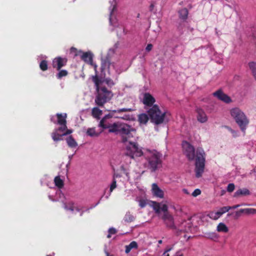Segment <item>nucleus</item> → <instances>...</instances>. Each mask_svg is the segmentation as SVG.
<instances>
[{
  "label": "nucleus",
  "instance_id": "20e7f679",
  "mask_svg": "<svg viewBox=\"0 0 256 256\" xmlns=\"http://www.w3.org/2000/svg\"><path fill=\"white\" fill-rule=\"evenodd\" d=\"M230 114L239 126L241 130L245 134L250 122L244 112L240 108H234L230 110Z\"/></svg>",
  "mask_w": 256,
  "mask_h": 256
},
{
  "label": "nucleus",
  "instance_id": "ddd939ff",
  "mask_svg": "<svg viewBox=\"0 0 256 256\" xmlns=\"http://www.w3.org/2000/svg\"><path fill=\"white\" fill-rule=\"evenodd\" d=\"M110 6L109 8L110 10V23L111 25L116 26L118 25V20L114 15V12L116 10V0L110 1Z\"/></svg>",
  "mask_w": 256,
  "mask_h": 256
},
{
  "label": "nucleus",
  "instance_id": "8fccbe9b",
  "mask_svg": "<svg viewBox=\"0 0 256 256\" xmlns=\"http://www.w3.org/2000/svg\"><path fill=\"white\" fill-rule=\"evenodd\" d=\"M239 206H240V205L237 204V205H235L233 206H230V207H231V209H236V208H238Z\"/></svg>",
  "mask_w": 256,
  "mask_h": 256
},
{
  "label": "nucleus",
  "instance_id": "f03ea898",
  "mask_svg": "<svg viewBox=\"0 0 256 256\" xmlns=\"http://www.w3.org/2000/svg\"><path fill=\"white\" fill-rule=\"evenodd\" d=\"M92 80L98 93L95 98V102L98 106H102L104 104L112 99L113 94L105 87L101 86L102 82L98 80L96 76L92 77Z\"/></svg>",
  "mask_w": 256,
  "mask_h": 256
},
{
  "label": "nucleus",
  "instance_id": "864d4df0",
  "mask_svg": "<svg viewBox=\"0 0 256 256\" xmlns=\"http://www.w3.org/2000/svg\"><path fill=\"white\" fill-rule=\"evenodd\" d=\"M170 248H169V249H168V250H166L164 252V254H165V253H166V254H167V253H168V252H169V251H170Z\"/></svg>",
  "mask_w": 256,
  "mask_h": 256
},
{
  "label": "nucleus",
  "instance_id": "4468645a",
  "mask_svg": "<svg viewBox=\"0 0 256 256\" xmlns=\"http://www.w3.org/2000/svg\"><path fill=\"white\" fill-rule=\"evenodd\" d=\"M142 102L144 106V108L148 110L155 104L156 99L150 94L146 92L142 95Z\"/></svg>",
  "mask_w": 256,
  "mask_h": 256
},
{
  "label": "nucleus",
  "instance_id": "09e8293b",
  "mask_svg": "<svg viewBox=\"0 0 256 256\" xmlns=\"http://www.w3.org/2000/svg\"><path fill=\"white\" fill-rule=\"evenodd\" d=\"M131 250H132L131 248H130L128 245L126 246V250L125 251L126 254H128V252H130V251Z\"/></svg>",
  "mask_w": 256,
  "mask_h": 256
},
{
  "label": "nucleus",
  "instance_id": "dca6fc26",
  "mask_svg": "<svg viewBox=\"0 0 256 256\" xmlns=\"http://www.w3.org/2000/svg\"><path fill=\"white\" fill-rule=\"evenodd\" d=\"M66 132H64L65 131L60 132V131H58V130H54L52 134V140L55 142L60 140H62V136L70 134L72 132V130L66 129Z\"/></svg>",
  "mask_w": 256,
  "mask_h": 256
},
{
  "label": "nucleus",
  "instance_id": "412c9836",
  "mask_svg": "<svg viewBox=\"0 0 256 256\" xmlns=\"http://www.w3.org/2000/svg\"><path fill=\"white\" fill-rule=\"evenodd\" d=\"M196 118L198 122L200 123H205L208 121V118L206 112L201 108L196 110Z\"/></svg>",
  "mask_w": 256,
  "mask_h": 256
},
{
  "label": "nucleus",
  "instance_id": "4d7b16f0",
  "mask_svg": "<svg viewBox=\"0 0 256 256\" xmlns=\"http://www.w3.org/2000/svg\"><path fill=\"white\" fill-rule=\"evenodd\" d=\"M158 243L160 244H161L162 243V240H159L158 241Z\"/></svg>",
  "mask_w": 256,
  "mask_h": 256
},
{
  "label": "nucleus",
  "instance_id": "6ab92c4d",
  "mask_svg": "<svg viewBox=\"0 0 256 256\" xmlns=\"http://www.w3.org/2000/svg\"><path fill=\"white\" fill-rule=\"evenodd\" d=\"M66 58L57 57L53 60L52 66L54 68H56L58 70H59L66 64Z\"/></svg>",
  "mask_w": 256,
  "mask_h": 256
},
{
  "label": "nucleus",
  "instance_id": "4be33fe9",
  "mask_svg": "<svg viewBox=\"0 0 256 256\" xmlns=\"http://www.w3.org/2000/svg\"><path fill=\"white\" fill-rule=\"evenodd\" d=\"M136 200L138 203V205L141 208H144L146 206V199L144 192L140 196H137Z\"/></svg>",
  "mask_w": 256,
  "mask_h": 256
},
{
  "label": "nucleus",
  "instance_id": "5fc2aeb1",
  "mask_svg": "<svg viewBox=\"0 0 256 256\" xmlns=\"http://www.w3.org/2000/svg\"><path fill=\"white\" fill-rule=\"evenodd\" d=\"M49 198H50V200H53V201L56 200H55L52 198H51V196H49Z\"/></svg>",
  "mask_w": 256,
  "mask_h": 256
},
{
  "label": "nucleus",
  "instance_id": "f3484780",
  "mask_svg": "<svg viewBox=\"0 0 256 256\" xmlns=\"http://www.w3.org/2000/svg\"><path fill=\"white\" fill-rule=\"evenodd\" d=\"M213 96L218 100H220L226 103H230L232 100L230 96L225 94L222 90H218L213 93Z\"/></svg>",
  "mask_w": 256,
  "mask_h": 256
},
{
  "label": "nucleus",
  "instance_id": "37998d69",
  "mask_svg": "<svg viewBox=\"0 0 256 256\" xmlns=\"http://www.w3.org/2000/svg\"><path fill=\"white\" fill-rule=\"evenodd\" d=\"M201 194V190L198 189V188H196V189L192 193V196H194V197H196L199 195H200Z\"/></svg>",
  "mask_w": 256,
  "mask_h": 256
},
{
  "label": "nucleus",
  "instance_id": "f8f14e48",
  "mask_svg": "<svg viewBox=\"0 0 256 256\" xmlns=\"http://www.w3.org/2000/svg\"><path fill=\"white\" fill-rule=\"evenodd\" d=\"M182 147L184 154L189 160H193L196 158V151L192 144L187 142H183Z\"/></svg>",
  "mask_w": 256,
  "mask_h": 256
},
{
  "label": "nucleus",
  "instance_id": "6e6d98bb",
  "mask_svg": "<svg viewBox=\"0 0 256 256\" xmlns=\"http://www.w3.org/2000/svg\"><path fill=\"white\" fill-rule=\"evenodd\" d=\"M169 256V254H163V256Z\"/></svg>",
  "mask_w": 256,
  "mask_h": 256
},
{
  "label": "nucleus",
  "instance_id": "7c9ffc66",
  "mask_svg": "<svg viewBox=\"0 0 256 256\" xmlns=\"http://www.w3.org/2000/svg\"><path fill=\"white\" fill-rule=\"evenodd\" d=\"M54 182L56 186L58 188H62L64 186V182L59 176H57L54 178Z\"/></svg>",
  "mask_w": 256,
  "mask_h": 256
},
{
  "label": "nucleus",
  "instance_id": "2f4dec72",
  "mask_svg": "<svg viewBox=\"0 0 256 256\" xmlns=\"http://www.w3.org/2000/svg\"><path fill=\"white\" fill-rule=\"evenodd\" d=\"M180 18L182 20H186L188 15V10L186 8H182L179 11Z\"/></svg>",
  "mask_w": 256,
  "mask_h": 256
},
{
  "label": "nucleus",
  "instance_id": "72a5a7b5",
  "mask_svg": "<svg viewBox=\"0 0 256 256\" xmlns=\"http://www.w3.org/2000/svg\"><path fill=\"white\" fill-rule=\"evenodd\" d=\"M209 216L210 218L216 220L221 216V214L218 210L216 212H211L209 214Z\"/></svg>",
  "mask_w": 256,
  "mask_h": 256
},
{
  "label": "nucleus",
  "instance_id": "5701e85b",
  "mask_svg": "<svg viewBox=\"0 0 256 256\" xmlns=\"http://www.w3.org/2000/svg\"><path fill=\"white\" fill-rule=\"evenodd\" d=\"M149 120L148 114L142 113L138 116V121L140 125H146Z\"/></svg>",
  "mask_w": 256,
  "mask_h": 256
},
{
  "label": "nucleus",
  "instance_id": "c85d7f7f",
  "mask_svg": "<svg viewBox=\"0 0 256 256\" xmlns=\"http://www.w3.org/2000/svg\"><path fill=\"white\" fill-rule=\"evenodd\" d=\"M120 178V176L118 174H114V175L112 182L110 185V194L116 188V178Z\"/></svg>",
  "mask_w": 256,
  "mask_h": 256
},
{
  "label": "nucleus",
  "instance_id": "13d9d810",
  "mask_svg": "<svg viewBox=\"0 0 256 256\" xmlns=\"http://www.w3.org/2000/svg\"><path fill=\"white\" fill-rule=\"evenodd\" d=\"M120 29L121 30H123V28H120Z\"/></svg>",
  "mask_w": 256,
  "mask_h": 256
},
{
  "label": "nucleus",
  "instance_id": "4c0bfd02",
  "mask_svg": "<svg viewBox=\"0 0 256 256\" xmlns=\"http://www.w3.org/2000/svg\"><path fill=\"white\" fill-rule=\"evenodd\" d=\"M68 74V72L66 70H61L57 74L58 78H61L63 76H65Z\"/></svg>",
  "mask_w": 256,
  "mask_h": 256
},
{
  "label": "nucleus",
  "instance_id": "a19ab883",
  "mask_svg": "<svg viewBox=\"0 0 256 256\" xmlns=\"http://www.w3.org/2000/svg\"><path fill=\"white\" fill-rule=\"evenodd\" d=\"M116 233V230L114 228H110L108 230V234L107 236L108 238H110L111 237L112 234H114Z\"/></svg>",
  "mask_w": 256,
  "mask_h": 256
},
{
  "label": "nucleus",
  "instance_id": "c756f323",
  "mask_svg": "<svg viewBox=\"0 0 256 256\" xmlns=\"http://www.w3.org/2000/svg\"><path fill=\"white\" fill-rule=\"evenodd\" d=\"M66 142L70 148H76L78 146V144L72 136H70L66 138Z\"/></svg>",
  "mask_w": 256,
  "mask_h": 256
},
{
  "label": "nucleus",
  "instance_id": "9d476101",
  "mask_svg": "<svg viewBox=\"0 0 256 256\" xmlns=\"http://www.w3.org/2000/svg\"><path fill=\"white\" fill-rule=\"evenodd\" d=\"M72 52L74 53L76 56H80L84 61L94 66V70L96 71V66L92 64V54L90 52H82V50H78L76 48H72L70 50Z\"/></svg>",
  "mask_w": 256,
  "mask_h": 256
},
{
  "label": "nucleus",
  "instance_id": "6e6552de",
  "mask_svg": "<svg viewBox=\"0 0 256 256\" xmlns=\"http://www.w3.org/2000/svg\"><path fill=\"white\" fill-rule=\"evenodd\" d=\"M102 71L104 74L107 72L109 75H114L115 73L118 72L117 66L114 62H110L108 58L102 59Z\"/></svg>",
  "mask_w": 256,
  "mask_h": 256
},
{
  "label": "nucleus",
  "instance_id": "f257e3e1",
  "mask_svg": "<svg viewBox=\"0 0 256 256\" xmlns=\"http://www.w3.org/2000/svg\"><path fill=\"white\" fill-rule=\"evenodd\" d=\"M162 154L155 150L146 149L144 150V158L145 162H139L138 164L142 168L150 169L152 172H155L160 167L162 164Z\"/></svg>",
  "mask_w": 256,
  "mask_h": 256
},
{
  "label": "nucleus",
  "instance_id": "f704fd0d",
  "mask_svg": "<svg viewBox=\"0 0 256 256\" xmlns=\"http://www.w3.org/2000/svg\"><path fill=\"white\" fill-rule=\"evenodd\" d=\"M40 67L42 70L44 71L46 70L48 68L47 62L44 60H42L40 64Z\"/></svg>",
  "mask_w": 256,
  "mask_h": 256
},
{
  "label": "nucleus",
  "instance_id": "a878e982",
  "mask_svg": "<svg viewBox=\"0 0 256 256\" xmlns=\"http://www.w3.org/2000/svg\"><path fill=\"white\" fill-rule=\"evenodd\" d=\"M92 114L93 117L99 119L102 115V110L97 107H94L92 109Z\"/></svg>",
  "mask_w": 256,
  "mask_h": 256
},
{
  "label": "nucleus",
  "instance_id": "bb28decb",
  "mask_svg": "<svg viewBox=\"0 0 256 256\" xmlns=\"http://www.w3.org/2000/svg\"><path fill=\"white\" fill-rule=\"evenodd\" d=\"M216 230L218 232H228V227L223 222H220L216 227Z\"/></svg>",
  "mask_w": 256,
  "mask_h": 256
},
{
  "label": "nucleus",
  "instance_id": "9b49d317",
  "mask_svg": "<svg viewBox=\"0 0 256 256\" xmlns=\"http://www.w3.org/2000/svg\"><path fill=\"white\" fill-rule=\"evenodd\" d=\"M67 115L66 114L64 113L62 114H57L56 116H52L51 118V120L54 123H57L60 125V126L55 130H58L60 132H64L66 128V118Z\"/></svg>",
  "mask_w": 256,
  "mask_h": 256
},
{
  "label": "nucleus",
  "instance_id": "ea45409f",
  "mask_svg": "<svg viewBox=\"0 0 256 256\" xmlns=\"http://www.w3.org/2000/svg\"><path fill=\"white\" fill-rule=\"evenodd\" d=\"M235 188V186L234 184H228L227 187L228 192H231L234 191Z\"/></svg>",
  "mask_w": 256,
  "mask_h": 256
},
{
  "label": "nucleus",
  "instance_id": "a18cd8bd",
  "mask_svg": "<svg viewBox=\"0 0 256 256\" xmlns=\"http://www.w3.org/2000/svg\"><path fill=\"white\" fill-rule=\"evenodd\" d=\"M129 246L132 249V248H136L138 247L137 243L136 242H131L129 244Z\"/></svg>",
  "mask_w": 256,
  "mask_h": 256
},
{
  "label": "nucleus",
  "instance_id": "603ef678",
  "mask_svg": "<svg viewBox=\"0 0 256 256\" xmlns=\"http://www.w3.org/2000/svg\"><path fill=\"white\" fill-rule=\"evenodd\" d=\"M183 192L184 193L188 194L190 193L188 192V190L186 189H184Z\"/></svg>",
  "mask_w": 256,
  "mask_h": 256
},
{
  "label": "nucleus",
  "instance_id": "3c124183",
  "mask_svg": "<svg viewBox=\"0 0 256 256\" xmlns=\"http://www.w3.org/2000/svg\"><path fill=\"white\" fill-rule=\"evenodd\" d=\"M224 128H226L230 132L232 130V129L231 128L228 126H224Z\"/></svg>",
  "mask_w": 256,
  "mask_h": 256
},
{
  "label": "nucleus",
  "instance_id": "cd10ccee",
  "mask_svg": "<svg viewBox=\"0 0 256 256\" xmlns=\"http://www.w3.org/2000/svg\"><path fill=\"white\" fill-rule=\"evenodd\" d=\"M240 212L246 214H256V209L254 208H242L240 210Z\"/></svg>",
  "mask_w": 256,
  "mask_h": 256
},
{
  "label": "nucleus",
  "instance_id": "2eb2a0df",
  "mask_svg": "<svg viewBox=\"0 0 256 256\" xmlns=\"http://www.w3.org/2000/svg\"><path fill=\"white\" fill-rule=\"evenodd\" d=\"M64 208L66 210L71 212L74 214H76V212H80V216H82L84 212L88 210L87 209H84L82 207L78 206L77 204L73 202H70L65 204Z\"/></svg>",
  "mask_w": 256,
  "mask_h": 256
},
{
  "label": "nucleus",
  "instance_id": "e433bc0d",
  "mask_svg": "<svg viewBox=\"0 0 256 256\" xmlns=\"http://www.w3.org/2000/svg\"><path fill=\"white\" fill-rule=\"evenodd\" d=\"M134 216L130 213H126L124 220L126 222H130L134 220Z\"/></svg>",
  "mask_w": 256,
  "mask_h": 256
},
{
  "label": "nucleus",
  "instance_id": "423d86ee",
  "mask_svg": "<svg viewBox=\"0 0 256 256\" xmlns=\"http://www.w3.org/2000/svg\"><path fill=\"white\" fill-rule=\"evenodd\" d=\"M152 122L156 125L162 124L165 120L166 112L160 110L157 104H154L147 111Z\"/></svg>",
  "mask_w": 256,
  "mask_h": 256
},
{
  "label": "nucleus",
  "instance_id": "c03bdc74",
  "mask_svg": "<svg viewBox=\"0 0 256 256\" xmlns=\"http://www.w3.org/2000/svg\"><path fill=\"white\" fill-rule=\"evenodd\" d=\"M130 108H124L118 109L117 110H114L113 112H114L120 113L121 112L130 111Z\"/></svg>",
  "mask_w": 256,
  "mask_h": 256
},
{
  "label": "nucleus",
  "instance_id": "49530a36",
  "mask_svg": "<svg viewBox=\"0 0 256 256\" xmlns=\"http://www.w3.org/2000/svg\"><path fill=\"white\" fill-rule=\"evenodd\" d=\"M230 132L234 138H236L238 136V132L235 130H232Z\"/></svg>",
  "mask_w": 256,
  "mask_h": 256
},
{
  "label": "nucleus",
  "instance_id": "1a4fd4ad",
  "mask_svg": "<svg viewBox=\"0 0 256 256\" xmlns=\"http://www.w3.org/2000/svg\"><path fill=\"white\" fill-rule=\"evenodd\" d=\"M118 133L122 136V140L124 142L126 140H128L136 134V130L126 124L121 123Z\"/></svg>",
  "mask_w": 256,
  "mask_h": 256
},
{
  "label": "nucleus",
  "instance_id": "393cba45",
  "mask_svg": "<svg viewBox=\"0 0 256 256\" xmlns=\"http://www.w3.org/2000/svg\"><path fill=\"white\" fill-rule=\"evenodd\" d=\"M250 194L249 190L246 188L239 189L236 190L234 194V197H238L242 196H248Z\"/></svg>",
  "mask_w": 256,
  "mask_h": 256
},
{
  "label": "nucleus",
  "instance_id": "79ce46f5",
  "mask_svg": "<svg viewBox=\"0 0 256 256\" xmlns=\"http://www.w3.org/2000/svg\"><path fill=\"white\" fill-rule=\"evenodd\" d=\"M108 86H114L115 83L114 82L110 79V78H106V80H104Z\"/></svg>",
  "mask_w": 256,
  "mask_h": 256
},
{
  "label": "nucleus",
  "instance_id": "a211bd4d",
  "mask_svg": "<svg viewBox=\"0 0 256 256\" xmlns=\"http://www.w3.org/2000/svg\"><path fill=\"white\" fill-rule=\"evenodd\" d=\"M152 192L156 198H162L164 197V191L155 183L152 186Z\"/></svg>",
  "mask_w": 256,
  "mask_h": 256
},
{
  "label": "nucleus",
  "instance_id": "b1692460",
  "mask_svg": "<svg viewBox=\"0 0 256 256\" xmlns=\"http://www.w3.org/2000/svg\"><path fill=\"white\" fill-rule=\"evenodd\" d=\"M120 124L121 123L119 122L111 124L110 127L108 128L109 132L118 133Z\"/></svg>",
  "mask_w": 256,
  "mask_h": 256
},
{
  "label": "nucleus",
  "instance_id": "bf43d9fd",
  "mask_svg": "<svg viewBox=\"0 0 256 256\" xmlns=\"http://www.w3.org/2000/svg\"><path fill=\"white\" fill-rule=\"evenodd\" d=\"M47 256H50V255H48Z\"/></svg>",
  "mask_w": 256,
  "mask_h": 256
},
{
  "label": "nucleus",
  "instance_id": "58836bf2",
  "mask_svg": "<svg viewBox=\"0 0 256 256\" xmlns=\"http://www.w3.org/2000/svg\"><path fill=\"white\" fill-rule=\"evenodd\" d=\"M207 237L212 240L216 239L218 238L217 234L215 232H211L208 234Z\"/></svg>",
  "mask_w": 256,
  "mask_h": 256
},
{
  "label": "nucleus",
  "instance_id": "de8ad7c7",
  "mask_svg": "<svg viewBox=\"0 0 256 256\" xmlns=\"http://www.w3.org/2000/svg\"><path fill=\"white\" fill-rule=\"evenodd\" d=\"M152 48V44H148L146 46V50L148 52H150Z\"/></svg>",
  "mask_w": 256,
  "mask_h": 256
},
{
  "label": "nucleus",
  "instance_id": "473e14b6",
  "mask_svg": "<svg viewBox=\"0 0 256 256\" xmlns=\"http://www.w3.org/2000/svg\"><path fill=\"white\" fill-rule=\"evenodd\" d=\"M86 134L90 136H97L99 134L96 132L95 128H89L86 131Z\"/></svg>",
  "mask_w": 256,
  "mask_h": 256
},
{
  "label": "nucleus",
  "instance_id": "aec40b11",
  "mask_svg": "<svg viewBox=\"0 0 256 256\" xmlns=\"http://www.w3.org/2000/svg\"><path fill=\"white\" fill-rule=\"evenodd\" d=\"M112 118L111 114H107L100 121L99 126L102 128L104 129L108 128L111 124L110 119Z\"/></svg>",
  "mask_w": 256,
  "mask_h": 256
},
{
  "label": "nucleus",
  "instance_id": "0eeeda50",
  "mask_svg": "<svg viewBox=\"0 0 256 256\" xmlns=\"http://www.w3.org/2000/svg\"><path fill=\"white\" fill-rule=\"evenodd\" d=\"M124 142L126 146V155L132 158L135 157L144 156V151H142V148L139 146L136 142H132L126 140H124Z\"/></svg>",
  "mask_w": 256,
  "mask_h": 256
},
{
  "label": "nucleus",
  "instance_id": "7ed1b4c3",
  "mask_svg": "<svg viewBox=\"0 0 256 256\" xmlns=\"http://www.w3.org/2000/svg\"><path fill=\"white\" fill-rule=\"evenodd\" d=\"M152 206L156 214H159L160 212H164L162 218L164 222L167 226L172 228H174V218L168 212V202L163 201L161 202H152Z\"/></svg>",
  "mask_w": 256,
  "mask_h": 256
},
{
  "label": "nucleus",
  "instance_id": "c9c22d12",
  "mask_svg": "<svg viewBox=\"0 0 256 256\" xmlns=\"http://www.w3.org/2000/svg\"><path fill=\"white\" fill-rule=\"evenodd\" d=\"M230 210H231V207L230 206H224L222 208H221L218 211L220 212V214H221V216L228 212V211H229Z\"/></svg>",
  "mask_w": 256,
  "mask_h": 256
},
{
  "label": "nucleus",
  "instance_id": "39448f33",
  "mask_svg": "<svg viewBox=\"0 0 256 256\" xmlns=\"http://www.w3.org/2000/svg\"><path fill=\"white\" fill-rule=\"evenodd\" d=\"M206 156V153L202 148L198 147L196 148L194 170L196 176L197 178L202 176L204 172Z\"/></svg>",
  "mask_w": 256,
  "mask_h": 256
}]
</instances>
